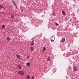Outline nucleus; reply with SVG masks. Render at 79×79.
<instances>
[{
    "instance_id": "23",
    "label": "nucleus",
    "mask_w": 79,
    "mask_h": 79,
    "mask_svg": "<svg viewBox=\"0 0 79 79\" xmlns=\"http://www.w3.org/2000/svg\"><path fill=\"white\" fill-rule=\"evenodd\" d=\"M11 18H14V16H13V15H11Z\"/></svg>"
},
{
    "instance_id": "5",
    "label": "nucleus",
    "mask_w": 79,
    "mask_h": 79,
    "mask_svg": "<svg viewBox=\"0 0 79 79\" xmlns=\"http://www.w3.org/2000/svg\"><path fill=\"white\" fill-rule=\"evenodd\" d=\"M62 14L64 16H66V12L64 11L63 10H62Z\"/></svg>"
},
{
    "instance_id": "25",
    "label": "nucleus",
    "mask_w": 79,
    "mask_h": 79,
    "mask_svg": "<svg viewBox=\"0 0 79 79\" xmlns=\"http://www.w3.org/2000/svg\"><path fill=\"white\" fill-rule=\"evenodd\" d=\"M27 58H28V60L29 58V56H27Z\"/></svg>"
},
{
    "instance_id": "28",
    "label": "nucleus",
    "mask_w": 79,
    "mask_h": 79,
    "mask_svg": "<svg viewBox=\"0 0 79 79\" xmlns=\"http://www.w3.org/2000/svg\"><path fill=\"white\" fill-rule=\"evenodd\" d=\"M31 60H33V59H32V58H31Z\"/></svg>"
},
{
    "instance_id": "8",
    "label": "nucleus",
    "mask_w": 79,
    "mask_h": 79,
    "mask_svg": "<svg viewBox=\"0 0 79 79\" xmlns=\"http://www.w3.org/2000/svg\"><path fill=\"white\" fill-rule=\"evenodd\" d=\"M12 2H13L14 4V5L16 7L17 9H18V7H17V6H16V4H15V3L14 2V1L13 0H12Z\"/></svg>"
},
{
    "instance_id": "34",
    "label": "nucleus",
    "mask_w": 79,
    "mask_h": 79,
    "mask_svg": "<svg viewBox=\"0 0 79 79\" xmlns=\"http://www.w3.org/2000/svg\"><path fill=\"white\" fill-rule=\"evenodd\" d=\"M44 15H42V17H43Z\"/></svg>"
},
{
    "instance_id": "4",
    "label": "nucleus",
    "mask_w": 79,
    "mask_h": 79,
    "mask_svg": "<svg viewBox=\"0 0 79 79\" xmlns=\"http://www.w3.org/2000/svg\"><path fill=\"white\" fill-rule=\"evenodd\" d=\"M73 72H74V71H77V68L76 67H74L73 69Z\"/></svg>"
},
{
    "instance_id": "17",
    "label": "nucleus",
    "mask_w": 79,
    "mask_h": 79,
    "mask_svg": "<svg viewBox=\"0 0 79 79\" xmlns=\"http://www.w3.org/2000/svg\"><path fill=\"white\" fill-rule=\"evenodd\" d=\"M51 74H55V71H52L51 72Z\"/></svg>"
},
{
    "instance_id": "12",
    "label": "nucleus",
    "mask_w": 79,
    "mask_h": 79,
    "mask_svg": "<svg viewBox=\"0 0 79 79\" xmlns=\"http://www.w3.org/2000/svg\"><path fill=\"white\" fill-rule=\"evenodd\" d=\"M27 66H30L31 65V64L29 63V62H28L26 64Z\"/></svg>"
},
{
    "instance_id": "1",
    "label": "nucleus",
    "mask_w": 79,
    "mask_h": 79,
    "mask_svg": "<svg viewBox=\"0 0 79 79\" xmlns=\"http://www.w3.org/2000/svg\"><path fill=\"white\" fill-rule=\"evenodd\" d=\"M19 73L20 76H23L24 75V73L21 70H20L19 72Z\"/></svg>"
},
{
    "instance_id": "11",
    "label": "nucleus",
    "mask_w": 79,
    "mask_h": 79,
    "mask_svg": "<svg viewBox=\"0 0 79 79\" xmlns=\"http://www.w3.org/2000/svg\"><path fill=\"white\" fill-rule=\"evenodd\" d=\"M52 15L53 16H56V14H55V12H53L52 13Z\"/></svg>"
},
{
    "instance_id": "32",
    "label": "nucleus",
    "mask_w": 79,
    "mask_h": 79,
    "mask_svg": "<svg viewBox=\"0 0 79 79\" xmlns=\"http://www.w3.org/2000/svg\"><path fill=\"white\" fill-rule=\"evenodd\" d=\"M3 10H5V9H4Z\"/></svg>"
},
{
    "instance_id": "19",
    "label": "nucleus",
    "mask_w": 79,
    "mask_h": 79,
    "mask_svg": "<svg viewBox=\"0 0 79 79\" xmlns=\"http://www.w3.org/2000/svg\"><path fill=\"white\" fill-rule=\"evenodd\" d=\"M2 27L3 28H5V25H3L2 26Z\"/></svg>"
},
{
    "instance_id": "31",
    "label": "nucleus",
    "mask_w": 79,
    "mask_h": 79,
    "mask_svg": "<svg viewBox=\"0 0 79 79\" xmlns=\"http://www.w3.org/2000/svg\"><path fill=\"white\" fill-rule=\"evenodd\" d=\"M45 69H47V68H45Z\"/></svg>"
},
{
    "instance_id": "2",
    "label": "nucleus",
    "mask_w": 79,
    "mask_h": 79,
    "mask_svg": "<svg viewBox=\"0 0 79 79\" xmlns=\"http://www.w3.org/2000/svg\"><path fill=\"white\" fill-rule=\"evenodd\" d=\"M46 60H47L48 61H51V59L48 56L47 57Z\"/></svg>"
},
{
    "instance_id": "7",
    "label": "nucleus",
    "mask_w": 79,
    "mask_h": 79,
    "mask_svg": "<svg viewBox=\"0 0 79 79\" xmlns=\"http://www.w3.org/2000/svg\"><path fill=\"white\" fill-rule=\"evenodd\" d=\"M43 51L44 52H45L46 50H47V48H46L45 47H44L42 49Z\"/></svg>"
},
{
    "instance_id": "10",
    "label": "nucleus",
    "mask_w": 79,
    "mask_h": 79,
    "mask_svg": "<svg viewBox=\"0 0 79 79\" xmlns=\"http://www.w3.org/2000/svg\"><path fill=\"white\" fill-rule=\"evenodd\" d=\"M6 39L7 40V41H10V40H11V39L9 37H7L6 38Z\"/></svg>"
},
{
    "instance_id": "16",
    "label": "nucleus",
    "mask_w": 79,
    "mask_h": 79,
    "mask_svg": "<svg viewBox=\"0 0 79 79\" xmlns=\"http://www.w3.org/2000/svg\"><path fill=\"white\" fill-rule=\"evenodd\" d=\"M31 51H34V48H33V47H31L30 48Z\"/></svg>"
},
{
    "instance_id": "6",
    "label": "nucleus",
    "mask_w": 79,
    "mask_h": 79,
    "mask_svg": "<svg viewBox=\"0 0 79 79\" xmlns=\"http://www.w3.org/2000/svg\"><path fill=\"white\" fill-rule=\"evenodd\" d=\"M18 67L19 69H22V66H21L20 65H18Z\"/></svg>"
},
{
    "instance_id": "33",
    "label": "nucleus",
    "mask_w": 79,
    "mask_h": 79,
    "mask_svg": "<svg viewBox=\"0 0 79 79\" xmlns=\"http://www.w3.org/2000/svg\"><path fill=\"white\" fill-rule=\"evenodd\" d=\"M55 2H56V0H55Z\"/></svg>"
},
{
    "instance_id": "22",
    "label": "nucleus",
    "mask_w": 79,
    "mask_h": 79,
    "mask_svg": "<svg viewBox=\"0 0 79 79\" xmlns=\"http://www.w3.org/2000/svg\"><path fill=\"white\" fill-rule=\"evenodd\" d=\"M51 42H53V41H54V40H52V39H51Z\"/></svg>"
},
{
    "instance_id": "24",
    "label": "nucleus",
    "mask_w": 79,
    "mask_h": 79,
    "mask_svg": "<svg viewBox=\"0 0 79 79\" xmlns=\"http://www.w3.org/2000/svg\"><path fill=\"white\" fill-rule=\"evenodd\" d=\"M31 79H34V77H31Z\"/></svg>"
},
{
    "instance_id": "20",
    "label": "nucleus",
    "mask_w": 79,
    "mask_h": 79,
    "mask_svg": "<svg viewBox=\"0 0 79 79\" xmlns=\"http://www.w3.org/2000/svg\"><path fill=\"white\" fill-rule=\"evenodd\" d=\"M55 25L56 26H59V25H58V24L57 23H55Z\"/></svg>"
},
{
    "instance_id": "14",
    "label": "nucleus",
    "mask_w": 79,
    "mask_h": 79,
    "mask_svg": "<svg viewBox=\"0 0 79 79\" xmlns=\"http://www.w3.org/2000/svg\"><path fill=\"white\" fill-rule=\"evenodd\" d=\"M30 76H29V75H27V79H30Z\"/></svg>"
},
{
    "instance_id": "29",
    "label": "nucleus",
    "mask_w": 79,
    "mask_h": 79,
    "mask_svg": "<svg viewBox=\"0 0 79 79\" xmlns=\"http://www.w3.org/2000/svg\"><path fill=\"white\" fill-rule=\"evenodd\" d=\"M21 11H22V12L23 11V10H22Z\"/></svg>"
},
{
    "instance_id": "13",
    "label": "nucleus",
    "mask_w": 79,
    "mask_h": 79,
    "mask_svg": "<svg viewBox=\"0 0 79 79\" xmlns=\"http://www.w3.org/2000/svg\"><path fill=\"white\" fill-rule=\"evenodd\" d=\"M16 57L18 59H19V60H20V59H21V58H20V56H19V55H17Z\"/></svg>"
},
{
    "instance_id": "27",
    "label": "nucleus",
    "mask_w": 79,
    "mask_h": 79,
    "mask_svg": "<svg viewBox=\"0 0 79 79\" xmlns=\"http://www.w3.org/2000/svg\"><path fill=\"white\" fill-rule=\"evenodd\" d=\"M34 40L33 39V40L31 41V42H34Z\"/></svg>"
},
{
    "instance_id": "15",
    "label": "nucleus",
    "mask_w": 79,
    "mask_h": 79,
    "mask_svg": "<svg viewBox=\"0 0 79 79\" xmlns=\"http://www.w3.org/2000/svg\"><path fill=\"white\" fill-rule=\"evenodd\" d=\"M3 8V6L2 5H0V8L2 9Z\"/></svg>"
},
{
    "instance_id": "3",
    "label": "nucleus",
    "mask_w": 79,
    "mask_h": 79,
    "mask_svg": "<svg viewBox=\"0 0 79 79\" xmlns=\"http://www.w3.org/2000/svg\"><path fill=\"white\" fill-rule=\"evenodd\" d=\"M27 31V29L26 28H24L23 30H22V31L23 32H26V31Z\"/></svg>"
},
{
    "instance_id": "18",
    "label": "nucleus",
    "mask_w": 79,
    "mask_h": 79,
    "mask_svg": "<svg viewBox=\"0 0 79 79\" xmlns=\"http://www.w3.org/2000/svg\"><path fill=\"white\" fill-rule=\"evenodd\" d=\"M34 44H35V43H31V45H34Z\"/></svg>"
},
{
    "instance_id": "9",
    "label": "nucleus",
    "mask_w": 79,
    "mask_h": 79,
    "mask_svg": "<svg viewBox=\"0 0 79 79\" xmlns=\"http://www.w3.org/2000/svg\"><path fill=\"white\" fill-rule=\"evenodd\" d=\"M60 41L61 42H64V41H65V38H63Z\"/></svg>"
},
{
    "instance_id": "30",
    "label": "nucleus",
    "mask_w": 79,
    "mask_h": 79,
    "mask_svg": "<svg viewBox=\"0 0 79 79\" xmlns=\"http://www.w3.org/2000/svg\"><path fill=\"white\" fill-rule=\"evenodd\" d=\"M7 58H9V57H8V56H7Z\"/></svg>"
},
{
    "instance_id": "21",
    "label": "nucleus",
    "mask_w": 79,
    "mask_h": 79,
    "mask_svg": "<svg viewBox=\"0 0 79 79\" xmlns=\"http://www.w3.org/2000/svg\"><path fill=\"white\" fill-rule=\"evenodd\" d=\"M33 21H35V18H34L32 19Z\"/></svg>"
},
{
    "instance_id": "26",
    "label": "nucleus",
    "mask_w": 79,
    "mask_h": 79,
    "mask_svg": "<svg viewBox=\"0 0 79 79\" xmlns=\"http://www.w3.org/2000/svg\"><path fill=\"white\" fill-rule=\"evenodd\" d=\"M51 39H55V37H53L52 38H51Z\"/></svg>"
}]
</instances>
